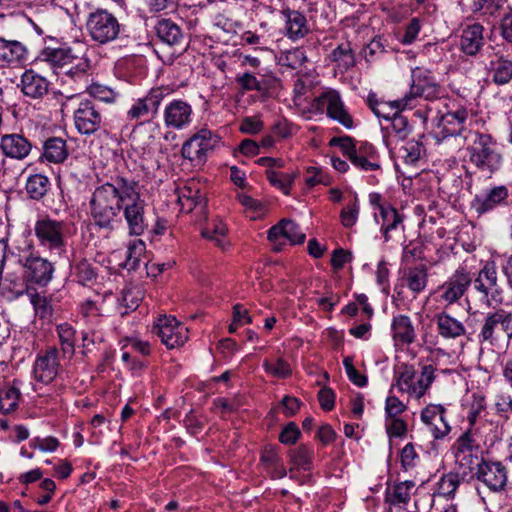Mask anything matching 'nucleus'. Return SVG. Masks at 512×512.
<instances>
[{
    "label": "nucleus",
    "mask_w": 512,
    "mask_h": 512,
    "mask_svg": "<svg viewBox=\"0 0 512 512\" xmlns=\"http://www.w3.org/2000/svg\"><path fill=\"white\" fill-rule=\"evenodd\" d=\"M133 186H137L135 180L116 175L93 191L89 201L90 217L93 224L103 230L106 236L121 221L120 212L127 198L132 195Z\"/></svg>",
    "instance_id": "f257e3e1"
},
{
    "label": "nucleus",
    "mask_w": 512,
    "mask_h": 512,
    "mask_svg": "<svg viewBox=\"0 0 512 512\" xmlns=\"http://www.w3.org/2000/svg\"><path fill=\"white\" fill-rule=\"evenodd\" d=\"M474 137L473 142L466 148L470 163L482 172L497 171L502 155L497 149L496 140L490 134L480 132H475Z\"/></svg>",
    "instance_id": "f03ea898"
},
{
    "label": "nucleus",
    "mask_w": 512,
    "mask_h": 512,
    "mask_svg": "<svg viewBox=\"0 0 512 512\" xmlns=\"http://www.w3.org/2000/svg\"><path fill=\"white\" fill-rule=\"evenodd\" d=\"M122 25L114 14L107 9L97 8L89 13L86 28L90 38L101 45L116 40Z\"/></svg>",
    "instance_id": "7ed1b4c3"
},
{
    "label": "nucleus",
    "mask_w": 512,
    "mask_h": 512,
    "mask_svg": "<svg viewBox=\"0 0 512 512\" xmlns=\"http://www.w3.org/2000/svg\"><path fill=\"white\" fill-rule=\"evenodd\" d=\"M473 321L478 324L476 337L481 345L493 347L505 339H508L504 309L499 308L487 313H481L477 318H474Z\"/></svg>",
    "instance_id": "20e7f679"
},
{
    "label": "nucleus",
    "mask_w": 512,
    "mask_h": 512,
    "mask_svg": "<svg viewBox=\"0 0 512 512\" xmlns=\"http://www.w3.org/2000/svg\"><path fill=\"white\" fill-rule=\"evenodd\" d=\"M311 107L314 111L326 114L329 118L336 120L347 129L354 126L352 116L346 110L338 91L330 89L316 97Z\"/></svg>",
    "instance_id": "39448f33"
},
{
    "label": "nucleus",
    "mask_w": 512,
    "mask_h": 512,
    "mask_svg": "<svg viewBox=\"0 0 512 512\" xmlns=\"http://www.w3.org/2000/svg\"><path fill=\"white\" fill-rule=\"evenodd\" d=\"M220 137L209 129L203 128L184 142L181 154L190 161L204 162L207 155L219 144Z\"/></svg>",
    "instance_id": "423d86ee"
},
{
    "label": "nucleus",
    "mask_w": 512,
    "mask_h": 512,
    "mask_svg": "<svg viewBox=\"0 0 512 512\" xmlns=\"http://www.w3.org/2000/svg\"><path fill=\"white\" fill-rule=\"evenodd\" d=\"M173 92L167 86L154 87L142 98L137 99L127 111V119L141 120L155 117L161 102Z\"/></svg>",
    "instance_id": "0eeeda50"
},
{
    "label": "nucleus",
    "mask_w": 512,
    "mask_h": 512,
    "mask_svg": "<svg viewBox=\"0 0 512 512\" xmlns=\"http://www.w3.org/2000/svg\"><path fill=\"white\" fill-rule=\"evenodd\" d=\"M67 224L49 217L36 221L34 232L40 244L51 250H62L65 247V231Z\"/></svg>",
    "instance_id": "6e6552de"
},
{
    "label": "nucleus",
    "mask_w": 512,
    "mask_h": 512,
    "mask_svg": "<svg viewBox=\"0 0 512 512\" xmlns=\"http://www.w3.org/2000/svg\"><path fill=\"white\" fill-rule=\"evenodd\" d=\"M75 128L80 134L92 135L103 123L101 108L95 100H81L73 115Z\"/></svg>",
    "instance_id": "1a4fd4ad"
},
{
    "label": "nucleus",
    "mask_w": 512,
    "mask_h": 512,
    "mask_svg": "<svg viewBox=\"0 0 512 512\" xmlns=\"http://www.w3.org/2000/svg\"><path fill=\"white\" fill-rule=\"evenodd\" d=\"M152 332L160 337L161 342L168 349L182 346L188 339L187 328L173 316L159 317Z\"/></svg>",
    "instance_id": "9d476101"
},
{
    "label": "nucleus",
    "mask_w": 512,
    "mask_h": 512,
    "mask_svg": "<svg viewBox=\"0 0 512 512\" xmlns=\"http://www.w3.org/2000/svg\"><path fill=\"white\" fill-rule=\"evenodd\" d=\"M122 210L129 233L136 236L142 235L148 224L145 218V202L141 199L138 185L133 186V193L127 198Z\"/></svg>",
    "instance_id": "9b49d317"
},
{
    "label": "nucleus",
    "mask_w": 512,
    "mask_h": 512,
    "mask_svg": "<svg viewBox=\"0 0 512 512\" xmlns=\"http://www.w3.org/2000/svg\"><path fill=\"white\" fill-rule=\"evenodd\" d=\"M476 475L477 479L492 492H502L506 488L508 471L500 461H489L481 458V461L477 463Z\"/></svg>",
    "instance_id": "f8f14e48"
},
{
    "label": "nucleus",
    "mask_w": 512,
    "mask_h": 512,
    "mask_svg": "<svg viewBox=\"0 0 512 512\" xmlns=\"http://www.w3.org/2000/svg\"><path fill=\"white\" fill-rule=\"evenodd\" d=\"M471 282L472 277L470 272L464 267H459L441 286H439L440 300L446 302L447 305L457 302L464 296Z\"/></svg>",
    "instance_id": "ddd939ff"
},
{
    "label": "nucleus",
    "mask_w": 512,
    "mask_h": 512,
    "mask_svg": "<svg viewBox=\"0 0 512 512\" xmlns=\"http://www.w3.org/2000/svg\"><path fill=\"white\" fill-rule=\"evenodd\" d=\"M441 87L436 83L431 73L421 68H416L412 73L410 91L405 97H409V103L415 98L434 100L440 97Z\"/></svg>",
    "instance_id": "4468645a"
},
{
    "label": "nucleus",
    "mask_w": 512,
    "mask_h": 512,
    "mask_svg": "<svg viewBox=\"0 0 512 512\" xmlns=\"http://www.w3.org/2000/svg\"><path fill=\"white\" fill-rule=\"evenodd\" d=\"M59 369V351L56 347H50L37 356L33 365V376L37 382L47 385L54 381Z\"/></svg>",
    "instance_id": "2eb2a0df"
},
{
    "label": "nucleus",
    "mask_w": 512,
    "mask_h": 512,
    "mask_svg": "<svg viewBox=\"0 0 512 512\" xmlns=\"http://www.w3.org/2000/svg\"><path fill=\"white\" fill-rule=\"evenodd\" d=\"M20 261L24 268V279L27 283L46 286L51 281L54 267L47 259L30 254Z\"/></svg>",
    "instance_id": "dca6fc26"
},
{
    "label": "nucleus",
    "mask_w": 512,
    "mask_h": 512,
    "mask_svg": "<svg viewBox=\"0 0 512 512\" xmlns=\"http://www.w3.org/2000/svg\"><path fill=\"white\" fill-rule=\"evenodd\" d=\"M192 107L181 99L171 101L164 109V123L168 128L181 130L192 122Z\"/></svg>",
    "instance_id": "f3484780"
},
{
    "label": "nucleus",
    "mask_w": 512,
    "mask_h": 512,
    "mask_svg": "<svg viewBox=\"0 0 512 512\" xmlns=\"http://www.w3.org/2000/svg\"><path fill=\"white\" fill-rule=\"evenodd\" d=\"M508 197L509 193L506 186H494L486 193L476 195L471 203V207L478 215H483L493 211L500 205L506 204Z\"/></svg>",
    "instance_id": "a211bd4d"
},
{
    "label": "nucleus",
    "mask_w": 512,
    "mask_h": 512,
    "mask_svg": "<svg viewBox=\"0 0 512 512\" xmlns=\"http://www.w3.org/2000/svg\"><path fill=\"white\" fill-rule=\"evenodd\" d=\"M32 143L19 133L5 134L0 139L2 153L11 159L24 160L32 151Z\"/></svg>",
    "instance_id": "6ab92c4d"
},
{
    "label": "nucleus",
    "mask_w": 512,
    "mask_h": 512,
    "mask_svg": "<svg viewBox=\"0 0 512 512\" xmlns=\"http://www.w3.org/2000/svg\"><path fill=\"white\" fill-rule=\"evenodd\" d=\"M374 218L380 224V231L385 242H389L392 239L393 232L399 229L404 230L403 215L392 205L381 206L380 212L374 213Z\"/></svg>",
    "instance_id": "aec40b11"
},
{
    "label": "nucleus",
    "mask_w": 512,
    "mask_h": 512,
    "mask_svg": "<svg viewBox=\"0 0 512 512\" xmlns=\"http://www.w3.org/2000/svg\"><path fill=\"white\" fill-rule=\"evenodd\" d=\"M467 119L468 111L461 106L442 114L438 122V128L440 129L442 138L461 135L465 130Z\"/></svg>",
    "instance_id": "412c9836"
},
{
    "label": "nucleus",
    "mask_w": 512,
    "mask_h": 512,
    "mask_svg": "<svg viewBox=\"0 0 512 512\" xmlns=\"http://www.w3.org/2000/svg\"><path fill=\"white\" fill-rule=\"evenodd\" d=\"M367 105L378 118L389 121L399 112L411 107L412 104L409 103V97L404 96L401 100L386 102L379 100L376 94L370 93L367 97Z\"/></svg>",
    "instance_id": "4be33fe9"
},
{
    "label": "nucleus",
    "mask_w": 512,
    "mask_h": 512,
    "mask_svg": "<svg viewBox=\"0 0 512 512\" xmlns=\"http://www.w3.org/2000/svg\"><path fill=\"white\" fill-rule=\"evenodd\" d=\"M50 82L34 70H26L21 76V91L31 99H42L48 94Z\"/></svg>",
    "instance_id": "5701e85b"
},
{
    "label": "nucleus",
    "mask_w": 512,
    "mask_h": 512,
    "mask_svg": "<svg viewBox=\"0 0 512 512\" xmlns=\"http://www.w3.org/2000/svg\"><path fill=\"white\" fill-rule=\"evenodd\" d=\"M488 75L497 86H504L512 81V59L495 53L486 66Z\"/></svg>",
    "instance_id": "b1692460"
},
{
    "label": "nucleus",
    "mask_w": 512,
    "mask_h": 512,
    "mask_svg": "<svg viewBox=\"0 0 512 512\" xmlns=\"http://www.w3.org/2000/svg\"><path fill=\"white\" fill-rule=\"evenodd\" d=\"M282 14L285 18V35L290 40L302 39L310 32L308 21L301 12L287 8Z\"/></svg>",
    "instance_id": "393cba45"
},
{
    "label": "nucleus",
    "mask_w": 512,
    "mask_h": 512,
    "mask_svg": "<svg viewBox=\"0 0 512 512\" xmlns=\"http://www.w3.org/2000/svg\"><path fill=\"white\" fill-rule=\"evenodd\" d=\"M392 338L397 345H410L416 340V330L411 318L399 314L393 317L391 323Z\"/></svg>",
    "instance_id": "a878e982"
},
{
    "label": "nucleus",
    "mask_w": 512,
    "mask_h": 512,
    "mask_svg": "<svg viewBox=\"0 0 512 512\" xmlns=\"http://www.w3.org/2000/svg\"><path fill=\"white\" fill-rule=\"evenodd\" d=\"M474 287L485 296H488L489 293L500 292L498 274L494 262H487L478 272V276L474 279Z\"/></svg>",
    "instance_id": "bb28decb"
},
{
    "label": "nucleus",
    "mask_w": 512,
    "mask_h": 512,
    "mask_svg": "<svg viewBox=\"0 0 512 512\" xmlns=\"http://www.w3.org/2000/svg\"><path fill=\"white\" fill-rule=\"evenodd\" d=\"M484 28L480 24L467 26L460 39L461 50L469 56H475L484 45Z\"/></svg>",
    "instance_id": "cd10ccee"
},
{
    "label": "nucleus",
    "mask_w": 512,
    "mask_h": 512,
    "mask_svg": "<svg viewBox=\"0 0 512 512\" xmlns=\"http://www.w3.org/2000/svg\"><path fill=\"white\" fill-rule=\"evenodd\" d=\"M40 159L49 163L59 164L64 162L68 155L66 140L61 137H49L43 143Z\"/></svg>",
    "instance_id": "c85d7f7f"
},
{
    "label": "nucleus",
    "mask_w": 512,
    "mask_h": 512,
    "mask_svg": "<svg viewBox=\"0 0 512 512\" xmlns=\"http://www.w3.org/2000/svg\"><path fill=\"white\" fill-rule=\"evenodd\" d=\"M435 321L438 334L445 339H455L466 334L463 323L445 311L435 315Z\"/></svg>",
    "instance_id": "c756f323"
},
{
    "label": "nucleus",
    "mask_w": 512,
    "mask_h": 512,
    "mask_svg": "<svg viewBox=\"0 0 512 512\" xmlns=\"http://www.w3.org/2000/svg\"><path fill=\"white\" fill-rule=\"evenodd\" d=\"M158 38L170 46H183L184 34L175 22L170 19H161L155 26Z\"/></svg>",
    "instance_id": "7c9ffc66"
},
{
    "label": "nucleus",
    "mask_w": 512,
    "mask_h": 512,
    "mask_svg": "<svg viewBox=\"0 0 512 512\" xmlns=\"http://www.w3.org/2000/svg\"><path fill=\"white\" fill-rule=\"evenodd\" d=\"M415 376L416 370L413 365L401 363L394 369L395 383L393 387H396L401 393H407L409 396H412Z\"/></svg>",
    "instance_id": "2f4dec72"
},
{
    "label": "nucleus",
    "mask_w": 512,
    "mask_h": 512,
    "mask_svg": "<svg viewBox=\"0 0 512 512\" xmlns=\"http://www.w3.org/2000/svg\"><path fill=\"white\" fill-rule=\"evenodd\" d=\"M403 280L406 286L415 294L425 290L428 283V270L425 265L407 268Z\"/></svg>",
    "instance_id": "473e14b6"
},
{
    "label": "nucleus",
    "mask_w": 512,
    "mask_h": 512,
    "mask_svg": "<svg viewBox=\"0 0 512 512\" xmlns=\"http://www.w3.org/2000/svg\"><path fill=\"white\" fill-rule=\"evenodd\" d=\"M26 52V47L21 42L0 37V61L20 62L25 58Z\"/></svg>",
    "instance_id": "72a5a7b5"
},
{
    "label": "nucleus",
    "mask_w": 512,
    "mask_h": 512,
    "mask_svg": "<svg viewBox=\"0 0 512 512\" xmlns=\"http://www.w3.org/2000/svg\"><path fill=\"white\" fill-rule=\"evenodd\" d=\"M146 251V245L141 239H135L128 244L126 259L120 267L128 271H135L142 263V257Z\"/></svg>",
    "instance_id": "f704fd0d"
},
{
    "label": "nucleus",
    "mask_w": 512,
    "mask_h": 512,
    "mask_svg": "<svg viewBox=\"0 0 512 512\" xmlns=\"http://www.w3.org/2000/svg\"><path fill=\"white\" fill-rule=\"evenodd\" d=\"M73 278L83 286H91L95 283L97 273L93 265L85 258L76 260L72 266Z\"/></svg>",
    "instance_id": "c9c22d12"
},
{
    "label": "nucleus",
    "mask_w": 512,
    "mask_h": 512,
    "mask_svg": "<svg viewBox=\"0 0 512 512\" xmlns=\"http://www.w3.org/2000/svg\"><path fill=\"white\" fill-rule=\"evenodd\" d=\"M51 183L47 176L43 174H34L28 177L25 190L28 196L33 200H41L50 190Z\"/></svg>",
    "instance_id": "e433bc0d"
},
{
    "label": "nucleus",
    "mask_w": 512,
    "mask_h": 512,
    "mask_svg": "<svg viewBox=\"0 0 512 512\" xmlns=\"http://www.w3.org/2000/svg\"><path fill=\"white\" fill-rule=\"evenodd\" d=\"M332 62L341 69L348 70L356 65L355 55L349 42L339 44L329 55Z\"/></svg>",
    "instance_id": "4c0bfd02"
},
{
    "label": "nucleus",
    "mask_w": 512,
    "mask_h": 512,
    "mask_svg": "<svg viewBox=\"0 0 512 512\" xmlns=\"http://www.w3.org/2000/svg\"><path fill=\"white\" fill-rule=\"evenodd\" d=\"M42 60L49 62L53 66L63 67L75 59L70 48H51L46 47L40 54Z\"/></svg>",
    "instance_id": "58836bf2"
},
{
    "label": "nucleus",
    "mask_w": 512,
    "mask_h": 512,
    "mask_svg": "<svg viewBox=\"0 0 512 512\" xmlns=\"http://www.w3.org/2000/svg\"><path fill=\"white\" fill-rule=\"evenodd\" d=\"M21 392L19 388L4 386L0 388V414L7 415L18 408Z\"/></svg>",
    "instance_id": "ea45409f"
},
{
    "label": "nucleus",
    "mask_w": 512,
    "mask_h": 512,
    "mask_svg": "<svg viewBox=\"0 0 512 512\" xmlns=\"http://www.w3.org/2000/svg\"><path fill=\"white\" fill-rule=\"evenodd\" d=\"M313 456V450L306 445H300L289 452L290 461L293 466L304 471L311 470Z\"/></svg>",
    "instance_id": "a19ab883"
},
{
    "label": "nucleus",
    "mask_w": 512,
    "mask_h": 512,
    "mask_svg": "<svg viewBox=\"0 0 512 512\" xmlns=\"http://www.w3.org/2000/svg\"><path fill=\"white\" fill-rule=\"evenodd\" d=\"M296 176L297 173L295 172L284 173L276 172L271 169L266 171V177L271 185L279 188L286 195L290 194V190Z\"/></svg>",
    "instance_id": "79ce46f5"
},
{
    "label": "nucleus",
    "mask_w": 512,
    "mask_h": 512,
    "mask_svg": "<svg viewBox=\"0 0 512 512\" xmlns=\"http://www.w3.org/2000/svg\"><path fill=\"white\" fill-rule=\"evenodd\" d=\"M435 368L432 365H425L415 386L412 388V397L420 399L423 397L435 379Z\"/></svg>",
    "instance_id": "37998d69"
},
{
    "label": "nucleus",
    "mask_w": 512,
    "mask_h": 512,
    "mask_svg": "<svg viewBox=\"0 0 512 512\" xmlns=\"http://www.w3.org/2000/svg\"><path fill=\"white\" fill-rule=\"evenodd\" d=\"M307 61L305 51L301 47L285 51L280 57V62L283 66L291 69H298Z\"/></svg>",
    "instance_id": "c03bdc74"
},
{
    "label": "nucleus",
    "mask_w": 512,
    "mask_h": 512,
    "mask_svg": "<svg viewBox=\"0 0 512 512\" xmlns=\"http://www.w3.org/2000/svg\"><path fill=\"white\" fill-rule=\"evenodd\" d=\"M459 484L460 478L457 473L445 474L438 483V493L442 496L453 497Z\"/></svg>",
    "instance_id": "a18cd8bd"
},
{
    "label": "nucleus",
    "mask_w": 512,
    "mask_h": 512,
    "mask_svg": "<svg viewBox=\"0 0 512 512\" xmlns=\"http://www.w3.org/2000/svg\"><path fill=\"white\" fill-rule=\"evenodd\" d=\"M263 368L265 372L281 379L287 378L292 374L290 365L282 358H278L275 363L267 359L264 360Z\"/></svg>",
    "instance_id": "49530a36"
},
{
    "label": "nucleus",
    "mask_w": 512,
    "mask_h": 512,
    "mask_svg": "<svg viewBox=\"0 0 512 512\" xmlns=\"http://www.w3.org/2000/svg\"><path fill=\"white\" fill-rule=\"evenodd\" d=\"M457 457L463 455L462 460L466 459V453H469V457L472 458V450L474 447L478 448V445L475 443V440L472 435V428L469 427L457 440Z\"/></svg>",
    "instance_id": "de8ad7c7"
},
{
    "label": "nucleus",
    "mask_w": 512,
    "mask_h": 512,
    "mask_svg": "<svg viewBox=\"0 0 512 512\" xmlns=\"http://www.w3.org/2000/svg\"><path fill=\"white\" fill-rule=\"evenodd\" d=\"M400 151L402 152V158L404 159L405 163L414 164L421 157L423 145L418 141L410 140L400 149Z\"/></svg>",
    "instance_id": "09e8293b"
},
{
    "label": "nucleus",
    "mask_w": 512,
    "mask_h": 512,
    "mask_svg": "<svg viewBox=\"0 0 512 512\" xmlns=\"http://www.w3.org/2000/svg\"><path fill=\"white\" fill-rule=\"evenodd\" d=\"M388 122L390 124L391 130L398 139H406V137L409 135L411 131V128L408 124L407 118L403 116L401 112L392 117V119L389 120Z\"/></svg>",
    "instance_id": "8fccbe9b"
},
{
    "label": "nucleus",
    "mask_w": 512,
    "mask_h": 512,
    "mask_svg": "<svg viewBox=\"0 0 512 512\" xmlns=\"http://www.w3.org/2000/svg\"><path fill=\"white\" fill-rule=\"evenodd\" d=\"M284 239L291 244H302L305 241V234L301 232L299 226L292 220L283 219Z\"/></svg>",
    "instance_id": "3c124183"
},
{
    "label": "nucleus",
    "mask_w": 512,
    "mask_h": 512,
    "mask_svg": "<svg viewBox=\"0 0 512 512\" xmlns=\"http://www.w3.org/2000/svg\"><path fill=\"white\" fill-rule=\"evenodd\" d=\"M89 94L91 96L89 100H95L96 103H98V101L112 103L116 98V94L112 89L99 84L90 86Z\"/></svg>",
    "instance_id": "603ef678"
},
{
    "label": "nucleus",
    "mask_w": 512,
    "mask_h": 512,
    "mask_svg": "<svg viewBox=\"0 0 512 512\" xmlns=\"http://www.w3.org/2000/svg\"><path fill=\"white\" fill-rule=\"evenodd\" d=\"M27 293L37 315H39L41 318H46L51 314V307L46 297L41 296L36 291L30 292L28 288Z\"/></svg>",
    "instance_id": "864d4df0"
},
{
    "label": "nucleus",
    "mask_w": 512,
    "mask_h": 512,
    "mask_svg": "<svg viewBox=\"0 0 512 512\" xmlns=\"http://www.w3.org/2000/svg\"><path fill=\"white\" fill-rule=\"evenodd\" d=\"M359 214V205L357 198L351 204L345 206L340 213L341 223L344 227L350 228L355 225Z\"/></svg>",
    "instance_id": "5fc2aeb1"
},
{
    "label": "nucleus",
    "mask_w": 512,
    "mask_h": 512,
    "mask_svg": "<svg viewBox=\"0 0 512 512\" xmlns=\"http://www.w3.org/2000/svg\"><path fill=\"white\" fill-rule=\"evenodd\" d=\"M57 330L63 351L72 352L74 348V329L68 324H62L58 326Z\"/></svg>",
    "instance_id": "6e6d98bb"
},
{
    "label": "nucleus",
    "mask_w": 512,
    "mask_h": 512,
    "mask_svg": "<svg viewBox=\"0 0 512 512\" xmlns=\"http://www.w3.org/2000/svg\"><path fill=\"white\" fill-rule=\"evenodd\" d=\"M446 409L438 404H429L421 412V420L426 424L432 423V421L441 420V417L445 416Z\"/></svg>",
    "instance_id": "4d7b16f0"
},
{
    "label": "nucleus",
    "mask_w": 512,
    "mask_h": 512,
    "mask_svg": "<svg viewBox=\"0 0 512 512\" xmlns=\"http://www.w3.org/2000/svg\"><path fill=\"white\" fill-rule=\"evenodd\" d=\"M301 432L295 422H289L281 431L279 441L282 444L292 445L299 439Z\"/></svg>",
    "instance_id": "13d9d810"
},
{
    "label": "nucleus",
    "mask_w": 512,
    "mask_h": 512,
    "mask_svg": "<svg viewBox=\"0 0 512 512\" xmlns=\"http://www.w3.org/2000/svg\"><path fill=\"white\" fill-rule=\"evenodd\" d=\"M387 419L389 423L386 424V431L389 437L401 438L406 435L407 424L403 419L398 417Z\"/></svg>",
    "instance_id": "bf43d9fd"
},
{
    "label": "nucleus",
    "mask_w": 512,
    "mask_h": 512,
    "mask_svg": "<svg viewBox=\"0 0 512 512\" xmlns=\"http://www.w3.org/2000/svg\"><path fill=\"white\" fill-rule=\"evenodd\" d=\"M227 228L226 226L221 222H217L213 225V227H206L202 231V236L214 240L218 246L222 245V238L226 235Z\"/></svg>",
    "instance_id": "052dcab7"
},
{
    "label": "nucleus",
    "mask_w": 512,
    "mask_h": 512,
    "mask_svg": "<svg viewBox=\"0 0 512 512\" xmlns=\"http://www.w3.org/2000/svg\"><path fill=\"white\" fill-rule=\"evenodd\" d=\"M349 160L355 167L363 171L380 169V165L376 162V159H372L368 156L355 153Z\"/></svg>",
    "instance_id": "680f3d73"
},
{
    "label": "nucleus",
    "mask_w": 512,
    "mask_h": 512,
    "mask_svg": "<svg viewBox=\"0 0 512 512\" xmlns=\"http://www.w3.org/2000/svg\"><path fill=\"white\" fill-rule=\"evenodd\" d=\"M330 145L338 146L348 159L356 153V146L353 139L349 136L332 138Z\"/></svg>",
    "instance_id": "e2e57ef3"
},
{
    "label": "nucleus",
    "mask_w": 512,
    "mask_h": 512,
    "mask_svg": "<svg viewBox=\"0 0 512 512\" xmlns=\"http://www.w3.org/2000/svg\"><path fill=\"white\" fill-rule=\"evenodd\" d=\"M485 408L486 403L484 397L473 396V401L467 414V420L471 428L476 423L478 416L485 410Z\"/></svg>",
    "instance_id": "0e129e2a"
},
{
    "label": "nucleus",
    "mask_w": 512,
    "mask_h": 512,
    "mask_svg": "<svg viewBox=\"0 0 512 512\" xmlns=\"http://www.w3.org/2000/svg\"><path fill=\"white\" fill-rule=\"evenodd\" d=\"M406 405L396 396H388L385 403L387 418H395L406 410Z\"/></svg>",
    "instance_id": "69168bd1"
},
{
    "label": "nucleus",
    "mask_w": 512,
    "mask_h": 512,
    "mask_svg": "<svg viewBox=\"0 0 512 512\" xmlns=\"http://www.w3.org/2000/svg\"><path fill=\"white\" fill-rule=\"evenodd\" d=\"M401 466L407 471L415 466V460L418 458V454L412 443L406 444L401 450Z\"/></svg>",
    "instance_id": "338daca9"
},
{
    "label": "nucleus",
    "mask_w": 512,
    "mask_h": 512,
    "mask_svg": "<svg viewBox=\"0 0 512 512\" xmlns=\"http://www.w3.org/2000/svg\"><path fill=\"white\" fill-rule=\"evenodd\" d=\"M421 29L420 20L413 18L406 26L405 33L401 38V42L405 45L413 43Z\"/></svg>",
    "instance_id": "774afa93"
}]
</instances>
